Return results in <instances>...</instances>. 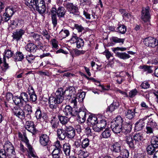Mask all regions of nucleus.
<instances>
[{"instance_id":"1","label":"nucleus","mask_w":158,"mask_h":158,"mask_svg":"<svg viewBox=\"0 0 158 158\" xmlns=\"http://www.w3.org/2000/svg\"><path fill=\"white\" fill-rule=\"evenodd\" d=\"M63 89L60 88L56 91L55 96L50 97L49 98V106L52 109H55L58 104L61 103L64 100Z\"/></svg>"},{"instance_id":"2","label":"nucleus","mask_w":158,"mask_h":158,"mask_svg":"<svg viewBox=\"0 0 158 158\" xmlns=\"http://www.w3.org/2000/svg\"><path fill=\"white\" fill-rule=\"evenodd\" d=\"M123 120L120 116H118L111 123V127L115 133H120L122 130V123Z\"/></svg>"},{"instance_id":"3","label":"nucleus","mask_w":158,"mask_h":158,"mask_svg":"<svg viewBox=\"0 0 158 158\" xmlns=\"http://www.w3.org/2000/svg\"><path fill=\"white\" fill-rule=\"evenodd\" d=\"M29 101V96L26 92L21 93L19 96H15L13 98V101L16 105L21 106L27 104Z\"/></svg>"},{"instance_id":"4","label":"nucleus","mask_w":158,"mask_h":158,"mask_svg":"<svg viewBox=\"0 0 158 158\" xmlns=\"http://www.w3.org/2000/svg\"><path fill=\"white\" fill-rule=\"evenodd\" d=\"M150 8L148 6L143 7L141 11V18L144 22L143 26L145 29H148L150 26L149 21L150 16L149 14Z\"/></svg>"},{"instance_id":"5","label":"nucleus","mask_w":158,"mask_h":158,"mask_svg":"<svg viewBox=\"0 0 158 158\" xmlns=\"http://www.w3.org/2000/svg\"><path fill=\"white\" fill-rule=\"evenodd\" d=\"M4 147L6 148L7 158H14L16 156L15 148L11 143L8 142L5 143Z\"/></svg>"},{"instance_id":"6","label":"nucleus","mask_w":158,"mask_h":158,"mask_svg":"<svg viewBox=\"0 0 158 158\" xmlns=\"http://www.w3.org/2000/svg\"><path fill=\"white\" fill-rule=\"evenodd\" d=\"M15 11L16 10L15 8L10 7H7L3 15V19L4 22H7L9 20Z\"/></svg>"},{"instance_id":"7","label":"nucleus","mask_w":158,"mask_h":158,"mask_svg":"<svg viewBox=\"0 0 158 158\" xmlns=\"http://www.w3.org/2000/svg\"><path fill=\"white\" fill-rule=\"evenodd\" d=\"M65 7L70 13L76 16H79L80 13L78 10V7L73 4V3L68 2L66 4Z\"/></svg>"},{"instance_id":"8","label":"nucleus","mask_w":158,"mask_h":158,"mask_svg":"<svg viewBox=\"0 0 158 158\" xmlns=\"http://www.w3.org/2000/svg\"><path fill=\"white\" fill-rule=\"evenodd\" d=\"M88 112L85 109L80 110L78 112L77 120L79 123H83L86 120L87 115H88Z\"/></svg>"},{"instance_id":"9","label":"nucleus","mask_w":158,"mask_h":158,"mask_svg":"<svg viewBox=\"0 0 158 158\" xmlns=\"http://www.w3.org/2000/svg\"><path fill=\"white\" fill-rule=\"evenodd\" d=\"M143 42L147 46L153 48L156 46V39L152 37H148L144 38L143 40Z\"/></svg>"},{"instance_id":"10","label":"nucleus","mask_w":158,"mask_h":158,"mask_svg":"<svg viewBox=\"0 0 158 158\" xmlns=\"http://www.w3.org/2000/svg\"><path fill=\"white\" fill-rule=\"evenodd\" d=\"M13 112L15 115L21 119H23L25 117V112L19 107H15Z\"/></svg>"},{"instance_id":"11","label":"nucleus","mask_w":158,"mask_h":158,"mask_svg":"<svg viewBox=\"0 0 158 158\" xmlns=\"http://www.w3.org/2000/svg\"><path fill=\"white\" fill-rule=\"evenodd\" d=\"M24 33L25 31L21 29L17 30L12 33V36L13 37V40L18 41L22 38V35Z\"/></svg>"},{"instance_id":"12","label":"nucleus","mask_w":158,"mask_h":158,"mask_svg":"<svg viewBox=\"0 0 158 158\" xmlns=\"http://www.w3.org/2000/svg\"><path fill=\"white\" fill-rule=\"evenodd\" d=\"M35 5V6L33 7V9H36L39 13L41 14H43L45 12V6L44 0L42 1L40 0L39 2L37 3V5Z\"/></svg>"},{"instance_id":"13","label":"nucleus","mask_w":158,"mask_h":158,"mask_svg":"<svg viewBox=\"0 0 158 158\" xmlns=\"http://www.w3.org/2000/svg\"><path fill=\"white\" fill-rule=\"evenodd\" d=\"M64 95L65 97H67V99H70L72 96H74L76 93L75 89L73 87H69L64 91L63 90Z\"/></svg>"},{"instance_id":"14","label":"nucleus","mask_w":158,"mask_h":158,"mask_svg":"<svg viewBox=\"0 0 158 158\" xmlns=\"http://www.w3.org/2000/svg\"><path fill=\"white\" fill-rule=\"evenodd\" d=\"M39 142L43 146L48 145L49 142L48 136L46 134L41 135L39 136Z\"/></svg>"},{"instance_id":"15","label":"nucleus","mask_w":158,"mask_h":158,"mask_svg":"<svg viewBox=\"0 0 158 158\" xmlns=\"http://www.w3.org/2000/svg\"><path fill=\"white\" fill-rule=\"evenodd\" d=\"M64 129L66 131V136L68 138H73L75 134V131L74 128L71 126H65Z\"/></svg>"},{"instance_id":"16","label":"nucleus","mask_w":158,"mask_h":158,"mask_svg":"<svg viewBox=\"0 0 158 158\" xmlns=\"http://www.w3.org/2000/svg\"><path fill=\"white\" fill-rule=\"evenodd\" d=\"M19 106L23 108V111H24L25 114V117H31V114L32 112V107L29 104H26L21 105Z\"/></svg>"},{"instance_id":"17","label":"nucleus","mask_w":158,"mask_h":158,"mask_svg":"<svg viewBox=\"0 0 158 158\" xmlns=\"http://www.w3.org/2000/svg\"><path fill=\"white\" fill-rule=\"evenodd\" d=\"M25 128L28 131L34 134L36 132L35 129L34 123L31 121H27L26 122L25 125Z\"/></svg>"},{"instance_id":"18","label":"nucleus","mask_w":158,"mask_h":158,"mask_svg":"<svg viewBox=\"0 0 158 158\" xmlns=\"http://www.w3.org/2000/svg\"><path fill=\"white\" fill-rule=\"evenodd\" d=\"M98 121H99L98 118L94 115L91 114L89 116L87 123L91 127L97 124Z\"/></svg>"},{"instance_id":"19","label":"nucleus","mask_w":158,"mask_h":158,"mask_svg":"<svg viewBox=\"0 0 158 158\" xmlns=\"http://www.w3.org/2000/svg\"><path fill=\"white\" fill-rule=\"evenodd\" d=\"M132 124L131 123H126L122 124V132L125 135L130 133L131 130Z\"/></svg>"},{"instance_id":"20","label":"nucleus","mask_w":158,"mask_h":158,"mask_svg":"<svg viewBox=\"0 0 158 158\" xmlns=\"http://www.w3.org/2000/svg\"><path fill=\"white\" fill-rule=\"evenodd\" d=\"M51 16L52 23L54 27H56L57 24V19L56 14H57V10L55 8H52L51 10Z\"/></svg>"},{"instance_id":"21","label":"nucleus","mask_w":158,"mask_h":158,"mask_svg":"<svg viewBox=\"0 0 158 158\" xmlns=\"http://www.w3.org/2000/svg\"><path fill=\"white\" fill-rule=\"evenodd\" d=\"M25 49L27 51L30 52L34 53L38 49L37 46L32 43L27 44L25 46Z\"/></svg>"},{"instance_id":"22","label":"nucleus","mask_w":158,"mask_h":158,"mask_svg":"<svg viewBox=\"0 0 158 158\" xmlns=\"http://www.w3.org/2000/svg\"><path fill=\"white\" fill-rule=\"evenodd\" d=\"M145 123L143 119H140L135 123V129L137 131L141 130L144 127Z\"/></svg>"},{"instance_id":"23","label":"nucleus","mask_w":158,"mask_h":158,"mask_svg":"<svg viewBox=\"0 0 158 158\" xmlns=\"http://www.w3.org/2000/svg\"><path fill=\"white\" fill-rule=\"evenodd\" d=\"M50 123L53 129L56 128L59 124V121L56 115L52 116L51 118Z\"/></svg>"},{"instance_id":"24","label":"nucleus","mask_w":158,"mask_h":158,"mask_svg":"<svg viewBox=\"0 0 158 158\" xmlns=\"http://www.w3.org/2000/svg\"><path fill=\"white\" fill-rule=\"evenodd\" d=\"M57 136L60 140L64 139L66 136V131L63 129H58L57 130Z\"/></svg>"},{"instance_id":"25","label":"nucleus","mask_w":158,"mask_h":158,"mask_svg":"<svg viewBox=\"0 0 158 158\" xmlns=\"http://www.w3.org/2000/svg\"><path fill=\"white\" fill-rule=\"evenodd\" d=\"M119 106V103L117 101H114L113 103L109 107H107L106 109L107 112H110L114 111L115 109L118 108Z\"/></svg>"},{"instance_id":"26","label":"nucleus","mask_w":158,"mask_h":158,"mask_svg":"<svg viewBox=\"0 0 158 158\" xmlns=\"http://www.w3.org/2000/svg\"><path fill=\"white\" fill-rule=\"evenodd\" d=\"M125 140L129 147L131 148H134L133 140L132 136L130 135H127L125 137Z\"/></svg>"},{"instance_id":"27","label":"nucleus","mask_w":158,"mask_h":158,"mask_svg":"<svg viewBox=\"0 0 158 158\" xmlns=\"http://www.w3.org/2000/svg\"><path fill=\"white\" fill-rule=\"evenodd\" d=\"M21 21V20L19 19L11 20L9 24V26L13 29H15L18 27Z\"/></svg>"},{"instance_id":"28","label":"nucleus","mask_w":158,"mask_h":158,"mask_svg":"<svg viewBox=\"0 0 158 158\" xmlns=\"http://www.w3.org/2000/svg\"><path fill=\"white\" fill-rule=\"evenodd\" d=\"M121 146L120 143L118 142H116L112 145L111 150L113 152L119 153L121 151Z\"/></svg>"},{"instance_id":"29","label":"nucleus","mask_w":158,"mask_h":158,"mask_svg":"<svg viewBox=\"0 0 158 158\" xmlns=\"http://www.w3.org/2000/svg\"><path fill=\"white\" fill-rule=\"evenodd\" d=\"M66 10L63 7H59L57 10V15L58 17L60 19L61 18L64 17Z\"/></svg>"},{"instance_id":"30","label":"nucleus","mask_w":158,"mask_h":158,"mask_svg":"<svg viewBox=\"0 0 158 158\" xmlns=\"http://www.w3.org/2000/svg\"><path fill=\"white\" fill-rule=\"evenodd\" d=\"M63 151L66 156L70 155L71 146L68 143H65L64 144L63 147Z\"/></svg>"},{"instance_id":"31","label":"nucleus","mask_w":158,"mask_h":158,"mask_svg":"<svg viewBox=\"0 0 158 158\" xmlns=\"http://www.w3.org/2000/svg\"><path fill=\"white\" fill-rule=\"evenodd\" d=\"M13 58L16 61H21L24 59V56L22 52L18 51L15 53Z\"/></svg>"},{"instance_id":"32","label":"nucleus","mask_w":158,"mask_h":158,"mask_svg":"<svg viewBox=\"0 0 158 158\" xmlns=\"http://www.w3.org/2000/svg\"><path fill=\"white\" fill-rule=\"evenodd\" d=\"M116 54V56L118 57L123 60H126L128 59L131 57L129 54L125 52H117Z\"/></svg>"},{"instance_id":"33","label":"nucleus","mask_w":158,"mask_h":158,"mask_svg":"<svg viewBox=\"0 0 158 158\" xmlns=\"http://www.w3.org/2000/svg\"><path fill=\"white\" fill-rule=\"evenodd\" d=\"M133 138L136 143L142 141L144 140L143 134L142 133H139L135 134Z\"/></svg>"},{"instance_id":"34","label":"nucleus","mask_w":158,"mask_h":158,"mask_svg":"<svg viewBox=\"0 0 158 158\" xmlns=\"http://www.w3.org/2000/svg\"><path fill=\"white\" fill-rule=\"evenodd\" d=\"M61 154V149L59 148H55L53 150L52 153L53 158H60Z\"/></svg>"},{"instance_id":"35","label":"nucleus","mask_w":158,"mask_h":158,"mask_svg":"<svg viewBox=\"0 0 158 158\" xmlns=\"http://www.w3.org/2000/svg\"><path fill=\"white\" fill-rule=\"evenodd\" d=\"M135 109L128 110L127 112L126 113L125 116L126 118L129 119L132 118L135 116Z\"/></svg>"},{"instance_id":"36","label":"nucleus","mask_w":158,"mask_h":158,"mask_svg":"<svg viewBox=\"0 0 158 158\" xmlns=\"http://www.w3.org/2000/svg\"><path fill=\"white\" fill-rule=\"evenodd\" d=\"M126 31V27L123 25L119 26L116 28V31L121 34H125Z\"/></svg>"},{"instance_id":"37","label":"nucleus","mask_w":158,"mask_h":158,"mask_svg":"<svg viewBox=\"0 0 158 158\" xmlns=\"http://www.w3.org/2000/svg\"><path fill=\"white\" fill-rule=\"evenodd\" d=\"M111 131L108 128H106L105 130L102 132L101 134L102 138L105 139L108 138L111 136Z\"/></svg>"},{"instance_id":"38","label":"nucleus","mask_w":158,"mask_h":158,"mask_svg":"<svg viewBox=\"0 0 158 158\" xmlns=\"http://www.w3.org/2000/svg\"><path fill=\"white\" fill-rule=\"evenodd\" d=\"M106 121L105 119H100V118H99V121H98V123H97L98 126L100 127L102 130L103 128H105L106 127Z\"/></svg>"},{"instance_id":"39","label":"nucleus","mask_w":158,"mask_h":158,"mask_svg":"<svg viewBox=\"0 0 158 158\" xmlns=\"http://www.w3.org/2000/svg\"><path fill=\"white\" fill-rule=\"evenodd\" d=\"M151 145L154 147L157 148L158 147V137L156 136H153L151 138Z\"/></svg>"},{"instance_id":"40","label":"nucleus","mask_w":158,"mask_h":158,"mask_svg":"<svg viewBox=\"0 0 158 158\" xmlns=\"http://www.w3.org/2000/svg\"><path fill=\"white\" fill-rule=\"evenodd\" d=\"M69 34V32L67 30H62L59 33L60 36L62 38H64L68 36Z\"/></svg>"},{"instance_id":"41","label":"nucleus","mask_w":158,"mask_h":158,"mask_svg":"<svg viewBox=\"0 0 158 158\" xmlns=\"http://www.w3.org/2000/svg\"><path fill=\"white\" fill-rule=\"evenodd\" d=\"M72 108L69 105H67L63 110V112L66 116H70Z\"/></svg>"},{"instance_id":"42","label":"nucleus","mask_w":158,"mask_h":158,"mask_svg":"<svg viewBox=\"0 0 158 158\" xmlns=\"http://www.w3.org/2000/svg\"><path fill=\"white\" fill-rule=\"evenodd\" d=\"M18 136L19 139L25 143H27V142L29 141L27 139L26 134L24 133L23 134L21 132H19L18 133Z\"/></svg>"},{"instance_id":"43","label":"nucleus","mask_w":158,"mask_h":158,"mask_svg":"<svg viewBox=\"0 0 158 158\" xmlns=\"http://www.w3.org/2000/svg\"><path fill=\"white\" fill-rule=\"evenodd\" d=\"M85 95V93L84 92H82L77 94L76 97L79 102H83Z\"/></svg>"},{"instance_id":"44","label":"nucleus","mask_w":158,"mask_h":158,"mask_svg":"<svg viewBox=\"0 0 158 158\" xmlns=\"http://www.w3.org/2000/svg\"><path fill=\"white\" fill-rule=\"evenodd\" d=\"M156 148L154 147V146L152 145H148L147 148V151L149 154L152 155L153 154L155 153V148Z\"/></svg>"},{"instance_id":"45","label":"nucleus","mask_w":158,"mask_h":158,"mask_svg":"<svg viewBox=\"0 0 158 158\" xmlns=\"http://www.w3.org/2000/svg\"><path fill=\"white\" fill-rule=\"evenodd\" d=\"M58 118L60 123L63 125H65L69 121V118L64 116H59Z\"/></svg>"},{"instance_id":"46","label":"nucleus","mask_w":158,"mask_h":158,"mask_svg":"<svg viewBox=\"0 0 158 158\" xmlns=\"http://www.w3.org/2000/svg\"><path fill=\"white\" fill-rule=\"evenodd\" d=\"M31 89L32 90V93H29L30 95L29 100H30V101H31L32 102H35L37 100L36 95L34 93L33 89L31 88Z\"/></svg>"},{"instance_id":"47","label":"nucleus","mask_w":158,"mask_h":158,"mask_svg":"<svg viewBox=\"0 0 158 158\" xmlns=\"http://www.w3.org/2000/svg\"><path fill=\"white\" fill-rule=\"evenodd\" d=\"M24 1L25 4L30 8H33V7L35 6L33 0H25Z\"/></svg>"},{"instance_id":"48","label":"nucleus","mask_w":158,"mask_h":158,"mask_svg":"<svg viewBox=\"0 0 158 158\" xmlns=\"http://www.w3.org/2000/svg\"><path fill=\"white\" fill-rule=\"evenodd\" d=\"M89 145V140L88 138L84 139L81 143V146L82 148H85Z\"/></svg>"},{"instance_id":"49","label":"nucleus","mask_w":158,"mask_h":158,"mask_svg":"<svg viewBox=\"0 0 158 158\" xmlns=\"http://www.w3.org/2000/svg\"><path fill=\"white\" fill-rule=\"evenodd\" d=\"M35 116L38 119H40L42 117L44 118V116H42V114L40 108H38L37 109L35 113Z\"/></svg>"},{"instance_id":"50","label":"nucleus","mask_w":158,"mask_h":158,"mask_svg":"<svg viewBox=\"0 0 158 158\" xmlns=\"http://www.w3.org/2000/svg\"><path fill=\"white\" fill-rule=\"evenodd\" d=\"M76 43L77 47L78 48H80L81 47H83L84 45V41L82 39L80 38H79Z\"/></svg>"},{"instance_id":"51","label":"nucleus","mask_w":158,"mask_h":158,"mask_svg":"<svg viewBox=\"0 0 158 158\" xmlns=\"http://www.w3.org/2000/svg\"><path fill=\"white\" fill-rule=\"evenodd\" d=\"M74 27L79 33L84 31L85 30L84 28L81 25L78 24H75Z\"/></svg>"},{"instance_id":"52","label":"nucleus","mask_w":158,"mask_h":158,"mask_svg":"<svg viewBox=\"0 0 158 158\" xmlns=\"http://www.w3.org/2000/svg\"><path fill=\"white\" fill-rule=\"evenodd\" d=\"M71 103L73 105V106L75 107L77 106V98L76 96H73L70 98L69 99Z\"/></svg>"},{"instance_id":"53","label":"nucleus","mask_w":158,"mask_h":158,"mask_svg":"<svg viewBox=\"0 0 158 158\" xmlns=\"http://www.w3.org/2000/svg\"><path fill=\"white\" fill-rule=\"evenodd\" d=\"M4 53L5 54V55L6 56L8 59H9V58L11 57L13 54V52L8 49H6Z\"/></svg>"},{"instance_id":"54","label":"nucleus","mask_w":158,"mask_h":158,"mask_svg":"<svg viewBox=\"0 0 158 158\" xmlns=\"http://www.w3.org/2000/svg\"><path fill=\"white\" fill-rule=\"evenodd\" d=\"M4 149L0 150V158H7L6 148L4 147Z\"/></svg>"},{"instance_id":"55","label":"nucleus","mask_w":158,"mask_h":158,"mask_svg":"<svg viewBox=\"0 0 158 158\" xmlns=\"http://www.w3.org/2000/svg\"><path fill=\"white\" fill-rule=\"evenodd\" d=\"M112 39L113 42L116 43H123L124 40V39H123L119 38L116 37H113Z\"/></svg>"},{"instance_id":"56","label":"nucleus","mask_w":158,"mask_h":158,"mask_svg":"<svg viewBox=\"0 0 158 158\" xmlns=\"http://www.w3.org/2000/svg\"><path fill=\"white\" fill-rule=\"evenodd\" d=\"M78 39L79 38L77 36L76 34H73L70 40V42L72 44L76 43Z\"/></svg>"},{"instance_id":"57","label":"nucleus","mask_w":158,"mask_h":158,"mask_svg":"<svg viewBox=\"0 0 158 158\" xmlns=\"http://www.w3.org/2000/svg\"><path fill=\"white\" fill-rule=\"evenodd\" d=\"M153 129L154 128L147 125L145 132L147 134H153Z\"/></svg>"},{"instance_id":"58","label":"nucleus","mask_w":158,"mask_h":158,"mask_svg":"<svg viewBox=\"0 0 158 158\" xmlns=\"http://www.w3.org/2000/svg\"><path fill=\"white\" fill-rule=\"evenodd\" d=\"M138 92V91L136 89H132L129 92V96L130 97L132 98L135 96Z\"/></svg>"},{"instance_id":"59","label":"nucleus","mask_w":158,"mask_h":158,"mask_svg":"<svg viewBox=\"0 0 158 158\" xmlns=\"http://www.w3.org/2000/svg\"><path fill=\"white\" fill-rule=\"evenodd\" d=\"M147 125L154 129L156 128L157 126L155 122L153 120L148 122Z\"/></svg>"},{"instance_id":"60","label":"nucleus","mask_w":158,"mask_h":158,"mask_svg":"<svg viewBox=\"0 0 158 158\" xmlns=\"http://www.w3.org/2000/svg\"><path fill=\"white\" fill-rule=\"evenodd\" d=\"M123 158H128L129 156V152L128 150L127 149H124L123 152Z\"/></svg>"},{"instance_id":"61","label":"nucleus","mask_w":158,"mask_h":158,"mask_svg":"<svg viewBox=\"0 0 158 158\" xmlns=\"http://www.w3.org/2000/svg\"><path fill=\"white\" fill-rule=\"evenodd\" d=\"M143 69L145 71H147L148 73H151L152 72V70L151 69L150 67L148 66H144L142 67Z\"/></svg>"},{"instance_id":"62","label":"nucleus","mask_w":158,"mask_h":158,"mask_svg":"<svg viewBox=\"0 0 158 158\" xmlns=\"http://www.w3.org/2000/svg\"><path fill=\"white\" fill-rule=\"evenodd\" d=\"M149 84L147 82H143L142 83L140 86L143 89H147L149 87Z\"/></svg>"},{"instance_id":"63","label":"nucleus","mask_w":158,"mask_h":158,"mask_svg":"<svg viewBox=\"0 0 158 158\" xmlns=\"http://www.w3.org/2000/svg\"><path fill=\"white\" fill-rule=\"evenodd\" d=\"M51 42L53 47L56 48H57L58 47V41L57 40L55 39H53L52 40Z\"/></svg>"},{"instance_id":"64","label":"nucleus","mask_w":158,"mask_h":158,"mask_svg":"<svg viewBox=\"0 0 158 158\" xmlns=\"http://www.w3.org/2000/svg\"><path fill=\"white\" fill-rule=\"evenodd\" d=\"M35 57L32 55H29L27 57V59L28 61L31 63L32 61L35 59Z\"/></svg>"}]
</instances>
